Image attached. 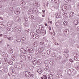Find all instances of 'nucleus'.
Returning <instances> with one entry per match:
<instances>
[{
    "instance_id": "obj_1",
    "label": "nucleus",
    "mask_w": 79,
    "mask_h": 79,
    "mask_svg": "<svg viewBox=\"0 0 79 79\" xmlns=\"http://www.w3.org/2000/svg\"><path fill=\"white\" fill-rule=\"evenodd\" d=\"M76 16V13L73 12H71L69 15V17L71 18H75Z\"/></svg>"
},
{
    "instance_id": "obj_2",
    "label": "nucleus",
    "mask_w": 79,
    "mask_h": 79,
    "mask_svg": "<svg viewBox=\"0 0 79 79\" xmlns=\"http://www.w3.org/2000/svg\"><path fill=\"white\" fill-rule=\"evenodd\" d=\"M32 62L34 64V66H35L37 64V59L36 58H35L32 60Z\"/></svg>"
},
{
    "instance_id": "obj_3",
    "label": "nucleus",
    "mask_w": 79,
    "mask_h": 79,
    "mask_svg": "<svg viewBox=\"0 0 79 79\" xmlns=\"http://www.w3.org/2000/svg\"><path fill=\"white\" fill-rule=\"evenodd\" d=\"M48 79H53V76L52 74H49L48 76Z\"/></svg>"
},
{
    "instance_id": "obj_4",
    "label": "nucleus",
    "mask_w": 79,
    "mask_h": 79,
    "mask_svg": "<svg viewBox=\"0 0 79 79\" xmlns=\"http://www.w3.org/2000/svg\"><path fill=\"white\" fill-rule=\"evenodd\" d=\"M27 50L28 52H29V53H32V51H33L32 48H30L29 47L27 48Z\"/></svg>"
},
{
    "instance_id": "obj_5",
    "label": "nucleus",
    "mask_w": 79,
    "mask_h": 79,
    "mask_svg": "<svg viewBox=\"0 0 79 79\" xmlns=\"http://www.w3.org/2000/svg\"><path fill=\"white\" fill-rule=\"evenodd\" d=\"M21 52L22 53H23L24 54H27V52L26 51V50L24 49H21Z\"/></svg>"
},
{
    "instance_id": "obj_6",
    "label": "nucleus",
    "mask_w": 79,
    "mask_h": 79,
    "mask_svg": "<svg viewBox=\"0 0 79 79\" xmlns=\"http://www.w3.org/2000/svg\"><path fill=\"white\" fill-rule=\"evenodd\" d=\"M73 71V69H71L67 71V73L69 75H71V73Z\"/></svg>"
},
{
    "instance_id": "obj_7",
    "label": "nucleus",
    "mask_w": 79,
    "mask_h": 79,
    "mask_svg": "<svg viewBox=\"0 0 79 79\" xmlns=\"http://www.w3.org/2000/svg\"><path fill=\"white\" fill-rule=\"evenodd\" d=\"M64 32L65 35H68L69 34V30L68 29H65L64 31Z\"/></svg>"
},
{
    "instance_id": "obj_8",
    "label": "nucleus",
    "mask_w": 79,
    "mask_h": 79,
    "mask_svg": "<svg viewBox=\"0 0 79 79\" xmlns=\"http://www.w3.org/2000/svg\"><path fill=\"white\" fill-rule=\"evenodd\" d=\"M49 63L51 66H53V65H54V64H55V62H54V61H53V60H50Z\"/></svg>"
},
{
    "instance_id": "obj_9",
    "label": "nucleus",
    "mask_w": 79,
    "mask_h": 79,
    "mask_svg": "<svg viewBox=\"0 0 79 79\" xmlns=\"http://www.w3.org/2000/svg\"><path fill=\"white\" fill-rule=\"evenodd\" d=\"M76 73V71L74 70V69H73V71L71 72V76H74L75 74Z\"/></svg>"
},
{
    "instance_id": "obj_10",
    "label": "nucleus",
    "mask_w": 79,
    "mask_h": 79,
    "mask_svg": "<svg viewBox=\"0 0 79 79\" xmlns=\"http://www.w3.org/2000/svg\"><path fill=\"white\" fill-rule=\"evenodd\" d=\"M8 50H9V53L12 54L13 53V50L11 48L9 49L8 48Z\"/></svg>"
},
{
    "instance_id": "obj_11",
    "label": "nucleus",
    "mask_w": 79,
    "mask_h": 79,
    "mask_svg": "<svg viewBox=\"0 0 79 79\" xmlns=\"http://www.w3.org/2000/svg\"><path fill=\"white\" fill-rule=\"evenodd\" d=\"M68 22L67 21H64L63 23V24L64 26L66 27L68 25Z\"/></svg>"
},
{
    "instance_id": "obj_12",
    "label": "nucleus",
    "mask_w": 79,
    "mask_h": 79,
    "mask_svg": "<svg viewBox=\"0 0 79 79\" xmlns=\"http://www.w3.org/2000/svg\"><path fill=\"white\" fill-rule=\"evenodd\" d=\"M20 57L22 59H23V60H26V56L24 55H22L20 56Z\"/></svg>"
},
{
    "instance_id": "obj_13",
    "label": "nucleus",
    "mask_w": 79,
    "mask_h": 79,
    "mask_svg": "<svg viewBox=\"0 0 79 79\" xmlns=\"http://www.w3.org/2000/svg\"><path fill=\"white\" fill-rule=\"evenodd\" d=\"M29 73H30L29 72H26L25 73V74L27 77L29 76Z\"/></svg>"
},
{
    "instance_id": "obj_14",
    "label": "nucleus",
    "mask_w": 79,
    "mask_h": 79,
    "mask_svg": "<svg viewBox=\"0 0 79 79\" xmlns=\"http://www.w3.org/2000/svg\"><path fill=\"white\" fill-rule=\"evenodd\" d=\"M37 72L39 73V74H41L42 73V69H40L37 70Z\"/></svg>"
},
{
    "instance_id": "obj_15",
    "label": "nucleus",
    "mask_w": 79,
    "mask_h": 79,
    "mask_svg": "<svg viewBox=\"0 0 79 79\" xmlns=\"http://www.w3.org/2000/svg\"><path fill=\"white\" fill-rule=\"evenodd\" d=\"M15 13L16 15H18L19 14L20 12L18 10H15Z\"/></svg>"
},
{
    "instance_id": "obj_16",
    "label": "nucleus",
    "mask_w": 79,
    "mask_h": 79,
    "mask_svg": "<svg viewBox=\"0 0 79 79\" xmlns=\"http://www.w3.org/2000/svg\"><path fill=\"white\" fill-rule=\"evenodd\" d=\"M56 16L57 18H61V15H60L59 14H56Z\"/></svg>"
},
{
    "instance_id": "obj_17",
    "label": "nucleus",
    "mask_w": 79,
    "mask_h": 79,
    "mask_svg": "<svg viewBox=\"0 0 79 79\" xmlns=\"http://www.w3.org/2000/svg\"><path fill=\"white\" fill-rule=\"evenodd\" d=\"M38 44L36 42H34L33 44V45L34 46V47H37L38 46Z\"/></svg>"
},
{
    "instance_id": "obj_18",
    "label": "nucleus",
    "mask_w": 79,
    "mask_h": 79,
    "mask_svg": "<svg viewBox=\"0 0 79 79\" xmlns=\"http://www.w3.org/2000/svg\"><path fill=\"white\" fill-rule=\"evenodd\" d=\"M78 21L77 20H74V23L75 24V25H77V24H78Z\"/></svg>"
},
{
    "instance_id": "obj_19",
    "label": "nucleus",
    "mask_w": 79,
    "mask_h": 79,
    "mask_svg": "<svg viewBox=\"0 0 79 79\" xmlns=\"http://www.w3.org/2000/svg\"><path fill=\"white\" fill-rule=\"evenodd\" d=\"M45 68H44V70H45V71H47V70L48 69V65L46 64L45 65Z\"/></svg>"
},
{
    "instance_id": "obj_20",
    "label": "nucleus",
    "mask_w": 79,
    "mask_h": 79,
    "mask_svg": "<svg viewBox=\"0 0 79 79\" xmlns=\"http://www.w3.org/2000/svg\"><path fill=\"white\" fill-rule=\"evenodd\" d=\"M20 3L22 5H24L26 4V2L25 1H21Z\"/></svg>"
},
{
    "instance_id": "obj_21",
    "label": "nucleus",
    "mask_w": 79,
    "mask_h": 79,
    "mask_svg": "<svg viewBox=\"0 0 79 79\" xmlns=\"http://www.w3.org/2000/svg\"><path fill=\"white\" fill-rule=\"evenodd\" d=\"M2 55L3 56H8L7 54L5 52L2 53Z\"/></svg>"
},
{
    "instance_id": "obj_22",
    "label": "nucleus",
    "mask_w": 79,
    "mask_h": 79,
    "mask_svg": "<svg viewBox=\"0 0 79 79\" xmlns=\"http://www.w3.org/2000/svg\"><path fill=\"white\" fill-rule=\"evenodd\" d=\"M37 62L38 64H42V61H41L39 59L38 60Z\"/></svg>"
},
{
    "instance_id": "obj_23",
    "label": "nucleus",
    "mask_w": 79,
    "mask_h": 79,
    "mask_svg": "<svg viewBox=\"0 0 79 79\" xmlns=\"http://www.w3.org/2000/svg\"><path fill=\"white\" fill-rule=\"evenodd\" d=\"M28 60H31L32 59V56H31V55H28Z\"/></svg>"
},
{
    "instance_id": "obj_24",
    "label": "nucleus",
    "mask_w": 79,
    "mask_h": 79,
    "mask_svg": "<svg viewBox=\"0 0 79 79\" xmlns=\"http://www.w3.org/2000/svg\"><path fill=\"white\" fill-rule=\"evenodd\" d=\"M8 64H10V65H11L13 64V61H11L10 60L8 61Z\"/></svg>"
},
{
    "instance_id": "obj_25",
    "label": "nucleus",
    "mask_w": 79,
    "mask_h": 79,
    "mask_svg": "<svg viewBox=\"0 0 79 79\" xmlns=\"http://www.w3.org/2000/svg\"><path fill=\"white\" fill-rule=\"evenodd\" d=\"M56 76L59 78H61L62 77V76L59 74H56Z\"/></svg>"
},
{
    "instance_id": "obj_26",
    "label": "nucleus",
    "mask_w": 79,
    "mask_h": 79,
    "mask_svg": "<svg viewBox=\"0 0 79 79\" xmlns=\"http://www.w3.org/2000/svg\"><path fill=\"white\" fill-rule=\"evenodd\" d=\"M63 16H64V17H66V16L67 17V16H68L67 13H65V12H64L63 13Z\"/></svg>"
},
{
    "instance_id": "obj_27",
    "label": "nucleus",
    "mask_w": 79,
    "mask_h": 79,
    "mask_svg": "<svg viewBox=\"0 0 79 79\" xmlns=\"http://www.w3.org/2000/svg\"><path fill=\"white\" fill-rule=\"evenodd\" d=\"M62 58V57L60 55L58 56L57 57V58L58 60H61V59Z\"/></svg>"
},
{
    "instance_id": "obj_28",
    "label": "nucleus",
    "mask_w": 79,
    "mask_h": 79,
    "mask_svg": "<svg viewBox=\"0 0 79 79\" xmlns=\"http://www.w3.org/2000/svg\"><path fill=\"white\" fill-rule=\"evenodd\" d=\"M36 32L38 34H40L41 33V31L39 29H38L36 30Z\"/></svg>"
},
{
    "instance_id": "obj_29",
    "label": "nucleus",
    "mask_w": 79,
    "mask_h": 79,
    "mask_svg": "<svg viewBox=\"0 0 79 79\" xmlns=\"http://www.w3.org/2000/svg\"><path fill=\"white\" fill-rule=\"evenodd\" d=\"M16 64L15 65V68H19L20 67H19V65H18V64L17 63H16Z\"/></svg>"
},
{
    "instance_id": "obj_30",
    "label": "nucleus",
    "mask_w": 79,
    "mask_h": 79,
    "mask_svg": "<svg viewBox=\"0 0 79 79\" xmlns=\"http://www.w3.org/2000/svg\"><path fill=\"white\" fill-rule=\"evenodd\" d=\"M73 55L75 57H79V55L77 54H76V53L74 54Z\"/></svg>"
},
{
    "instance_id": "obj_31",
    "label": "nucleus",
    "mask_w": 79,
    "mask_h": 79,
    "mask_svg": "<svg viewBox=\"0 0 79 79\" xmlns=\"http://www.w3.org/2000/svg\"><path fill=\"white\" fill-rule=\"evenodd\" d=\"M31 35L33 37H34V36H35V34L34 32H31Z\"/></svg>"
},
{
    "instance_id": "obj_32",
    "label": "nucleus",
    "mask_w": 79,
    "mask_h": 79,
    "mask_svg": "<svg viewBox=\"0 0 79 79\" xmlns=\"http://www.w3.org/2000/svg\"><path fill=\"white\" fill-rule=\"evenodd\" d=\"M47 52L48 55H50L51 53V51L50 50H48Z\"/></svg>"
},
{
    "instance_id": "obj_33",
    "label": "nucleus",
    "mask_w": 79,
    "mask_h": 79,
    "mask_svg": "<svg viewBox=\"0 0 79 79\" xmlns=\"http://www.w3.org/2000/svg\"><path fill=\"white\" fill-rule=\"evenodd\" d=\"M76 64L78 65V66H77V69H79V62H77L76 63Z\"/></svg>"
},
{
    "instance_id": "obj_34",
    "label": "nucleus",
    "mask_w": 79,
    "mask_h": 79,
    "mask_svg": "<svg viewBox=\"0 0 79 79\" xmlns=\"http://www.w3.org/2000/svg\"><path fill=\"white\" fill-rule=\"evenodd\" d=\"M74 60H76V61H79V57H74Z\"/></svg>"
},
{
    "instance_id": "obj_35",
    "label": "nucleus",
    "mask_w": 79,
    "mask_h": 79,
    "mask_svg": "<svg viewBox=\"0 0 79 79\" xmlns=\"http://www.w3.org/2000/svg\"><path fill=\"white\" fill-rule=\"evenodd\" d=\"M24 19L25 21H28V18L27 17H24Z\"/></svg>"
},
{
    "instance_id": "obj_36",
    "label": "nucleus",
    "mask_w": 79,
    "mask_h": 79,
    "mask_svg": "<svg viewBox=\"0 0 79 79\" xmlns=\"http://www.w3.org/2000/svg\"><path fill=\"white\" fill-rule=\"evenodd\" d=\"M32 10H28V13H29L30 14H32Z\"/></svg>"
},
{
    "instance_id": "obj_37",
    "label": "nucleus",
    "mask_w": 79,
    "mask_h": 79,
    "mask_svg": "<svg viewBox=\"0 0 79 79\" xmlns=\"http://www.w3.org/2000/svg\"><path fill=\"white\" fill-rule=\"evenodd\" d=\"M66 60H63L62 61V63L63 64H64L66 63Z\"/></svg>"
},
{
    "instance_id": "obj_38",
    "label": "nucleus",
    "mask_w": 79,
    "mask_h": 79,
    "mask_svg": "<svg viewBox=\"0 0 79 79\" xmlns=\"http://www.w3.org/2000/svg\"><path fill=\"white\" fill-rule=\"evenodd\" d=\"M40 53H42L43 52V50L41 48H40L39 51Z\"/></svg>"
},
{
    "instance_id": "obj_39",
    "label": "nucleus",
    "mask_w": 79,
    "mask_h": 79,
    "mask_svg": "<svg viewBox=\"0 0 79 79\" xmlns=\"http://www.w3.org/2000/svg\"><path fill=\"white\" fill-rule=\"evenodd\" d=\"M57 1H59V0H53V2H55L56 5H57V4H58V3L57 2Z\"/></svg>"
},
{
    "instance_id": "obj_40",
    "label": "nucleus",
    "mask_w": 79,
    "mask_h": 79,
    "mask_svg": "<svg viewBox=\"0 0 79 79\" xmlns=\"http://www.w3.org/2000/svg\"><path fill=\"white\" fill-rule=\"evenodd\" d=\"M21 39L22 40H23V41H24V40H26V37H23V38H22Z\"/></svg>"
},
{
    "instance_id": "obj_41",
    "label": "nucleus",
    "mask_w": 79,
    "mask_h": 79,
    "mask_svg": "<svg viewBox=\"0 0 79 79\" xmlns=\"http://www.w3.org/2000/svg\"><path fill=\"white\" fill-rule=\"evenodd\" d=\"M69 61L71 62V63H74V60L71 59H70L69 60Z\"/></svg>"
},
{
    "instance_id": "obj_42",
    "label": "nucleus",
    "mask_w": 79,
    "mask_h": 79,
    "mask_svg": "<svg viewBox=\"0 0 79 79\" xmlns=\"http://www.w3.org/2000/svg\"><path fill=\"white\" fill-rule=\"evenodd\" d=\"M14 19H15V20H16V21H18V18H17V17H14Z\"/></svg>"
},
{
    "instance_id": "obj_43",
    "label": "nucleus",
    "mask_w": 79,
    "mask_h": 79,
    "mask_svg": "<svg viewBox=\"0 0 79 79\" xmlns=\"http://www.w3.org/2000/svg\"><path fill=\"white\" fill-rule=\"evenodd\" d=\"M43 78H44V79H47V76H46V75H44L43 76Z\"/></svg>"
},
{
    "instance_id": "obj_44",
    "label": "nucleus",
    "mask_w": 79,
    "mask_h": 79,
    "mask_svg": "<svg viewBox=\"0 0 79 79\" xmlns=\"http://www.w3.org/2000/svg\"><path fill=\"white\" fill-rule=\"evenodd\" d=\"M52 56L53 57H55V53H52Z\"/></svg>"
},
{
    "instance_id": "obj_45",
    "label": "nucleus",
    "mask_w": 79,
    "mask_h": 79,
    "mask_svg": "<svg viewBox=\"0 0 79 79\" xmlns=\"http://www.w3.org/2000/svg\"><path fill=\"white\" fill-rule=\"evenodd\" d=\"M64 53H69V50H66L64 52Z\"/></svg>"
},
{
    "instance_id": "obj_46",
    "label": "nucleus",
    "mask_w": 79,
    "mask_h": 79,
    "mask_svg": "<svg viewBox=\"0 0 79 79\" xmlns=\"http://www.w3.org/2000/svg\"><path fill=\"white\" fill-rule=\"evenodd\" d=\"M40 45H43V44H44V41H42L40 42Z\"/></svg>"
},
{
    "instance_id": "obj_47",
    "label": "nucleus",
    "mask_w": 79,
    "mask_h": 79,
    "mask_svg": "<svg viewBox=\"0 0 79 79\" xmlns=\"http://www.w3.org/2000/svg\"><path fill=\"white\" fill-rule=\"evenodd\" d=\"M30 17L31 19H33L34 18V16H31Z\"/></svg>"
},
{
    "instance_id": "obj_48",
    "label": "nucleus",
    "mask_w": 79,
    "mask_h": 79,
    "mask_svg": "<svg viewBox=\"0 0 79 79\" xmlns=\"http://www.w3.org/2000/svg\"><path fill=\"white\" fill-rule=\"evenodd\" d=\"M62 9L63 10H64V9H65V6H64V5L63 6Z\"/></svg>"
},
{
    "instance_id": "obj_49",
    "label": "nucleus",
    "mask_w": 79,
    "mask_h": 79,
    "mask_svg": "<svg viewBox=\"0 0 79 79\" xmlns=\"http://www.w3.org/2000/svg\"><path fill=\"white\" fill-rule=\"evenodd\" d=\"M56 26H59V25H60V24H58V22H56Z\"/></svg>"
},
{
    "instance_id": "obj_50",
    "label": "nucleus",
    "mask_w": 79,
    "mask_h": 79,
    "mask_svg": "<svg viewBox=\"0 0 79 79\" xmlns=\"http://www.w3.org/2000/svg\"><path fill=\"white\" fill-rule=\"evenodd\" d=\"M39 27L40 29H42V27H43L42 26L40 25L39 26Z\"/></svg>"
},
{
    "instance_id": "obj_51",
    "label": "nucleus",
    "mask_w": 79,
    "mask_h": 79,
    "mask_svg": "<svg viewBox=\"0 0 79 79\" xmlns=\"http://www.w3.org/2000/svg\"><path fill=\"white\" fill-rule=\"evenodd\" d=\"M7 30L8 31H11V29L10 28H7Z\"/></svg>"
},
{
    "instance_id": "obj_52",
    "label": "nucleus",
    "mask_w": 79,
    "mask_h": 79,
    "mask_svg": "<svg viewBox=\"0 0 79 79\" xmlns=\"http://www.w3.org/2000/svg\"><path fill=\"white\" fill-rule=\"evenodd\" d=\"M19 69H20V68H22V65H19Z\"/></svg>"
},
{
    "instance_id": "obj_53",
    "label": "nucleus",
    "mask_w": 79,
    "mask_h": 79,
    "mask_svg": "<svg viewBox=\"0 0 79 79\" xmlns=\"http://www.w3.org/2000/svg\"><path fill=\"white\" fill-rule=\"evenodd\" d=\"M7 39H8V40H11V37H7Z\"/></svg>"
},
{
    "instance_id": "obj_54",
    "label": "nucleus",
    "mask_w": 79,
    "mask_h": 79,
    "mask_svg": "<svg viewBox=\"0 0 79 79\" xmlns=\"http://www.w3.org/2000/svg\"><path fill=\"white\" fill-rule=\"evenodd\" d=\"M34 76V75L33 74H31L30 75V77H32Z\"/></svg>"
},
{
    "instance_id": "obj_55",
    "label": "nucleus",
    "mask_w": 79,
    "mask_h": 79,
    "mask_svg": "<svg viewBox=\"0 0 79 79\" xmlns=\"http://www.w3.org/2000/svg\"><path fill=\"white\" fill-rule=\"evenodd\" d=\"M2 42H3L2 40V39H0V44L1 43H2Z\"/></svg>"
},
{
    "instance_id": "obj_56",
    "label": "nucleus",
    "mask_w": 79,
    "mask_h": 79,
    "mask_svg": "<svg viewBox=\"0 0 79 79\" xmlns=\"http://www.w3.org/2000/svg\"><path fill=\"white\" fill-rule=\"evenodd\" d=\"M40 29L41 30H42V31H43L44 29V27H43L41 28Z\"/></svg>"
},
{
    "instance_id": "obj_57",
    "label": "nucleus",
    "mask_w": 79,
    "mask_h": 79,
    "mask_svg": "<svg viewBox=\"0 0 79 79\" xmlns=\"http://www.w3.org/2000/svg\"><path fill=\"white\" fill-rule=\"evenodd\" d=\"M4 38H5V39H6V38L7 37V36H6V35H4Z\"/></svg>"
},
{
    "instance_id": "obj_58",
    "label": "nucleus",
    "mask_w": 79,
    "mask_h": 79,
    "mask_svg": "<svg viewBox=\"0 0 79 79\" xmlns=\"http://www.w3.org/2000/svg\"><path fill=\"white\" fill-rule=\"evenodd\" d=\"M16 41L17 43H18H18H19V42L21 41V40L19 41V40H16Z\"/></svg>"
},
{
    "instance_id": "obj_59",
    "label": "nucleus",
    "mask_w": 79,
    "mask_h": 79,
    "mask_svg": "<svg viewBox=\"0 0 79 79\" xmlns=\"http://www.w3.org/2000/svg\"><path fill=\"white\" fill-rule=\"evenodd\" d=\"M43 35H45V32L44 31V32H43Z\"/></svg>"
},
{
    "instance_id": "obj_60",
    "label": "nucleus",
    "mask_w": 79,
    "mask_h": 79,
    "mask_svg": "<svg viewBox=\"0 0 79 79\" xmlns=\"http://www.w3.org/2000/svg\"><path fill=\"white\" fill-rule=\"evenodd\" d=\"M18 30L19 31V32H21V29H18Z\"/></svg>"
},
{
    "instance_id": "obj_61",
    "label": "nucleus",
    "mask_w": 79,
    "mask_h": 79,
    "mask_svg": "<svg viewBox=\"0 0 79 79\" xmlns=\"http://www.w3.org/2000/svg\"><path fill=\"white\" fill-rule=\"evenodd\" d=\"M66 7L67 8H69L68 7V5L67 4H66Z\"/></svg>"
},
{
    "instance_id": "obj_62",
    "label": "nucleus",
    "mask_w": 79,
    "mask_h": 79,
    "mask_svg": "<svg viewBox=\"0 0 79 79\" xmlns=\"http://www.w3.org/2000/svg\"><path fill=\"white\" fill-rule=\"evenodd\" d=\"M10 10H11V11L12 10H11L13 9V7H10Z\"/></svg>"
},
{
    "instance_id": "obj_63",
    "label": "nucleus",
    "mask_w": 79,
    "mask_h": 79,
    "mask_svg": "<svg viewBox=\"0 0 79 79\" xmlns=\"http://www.w3.org/2000/svg\"><path fill=\"white\" fill-rule=\"evenodd\" d=\"M49 30H51V27H50V26L49 27Z\"/></svg>"
},
{
    "instance_id": "obj_64",
    "label": "nucleus",
    "mask_w": 79,
    "mask_h": 79,
    "mask_svg": "<svg viewBox=\"0 0 79 79\" xmlns=\"http://www.w3.org/2000/svg\"><path fill=\"white\" fill-rule=\"evenodd\" d=\"M77 31H79V27H78L77 28Z\"/></svg>"
}]
</instances>
